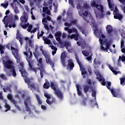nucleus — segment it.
<instances>
[{"mask_svg":"<svg viewBox=\"0 0 125 125\" xmlns=\"http://www.w3.org/2000/svg\"><path fill=\"white\" fill-rule=\"evenodd\" d=\"M25 49L27 52H23V54L25 56H26V59L28 63L29 70H30V71H32V72H34L35 74H37V70L39 69L33 66V64H34V61L32 60L33 57V52L31 51V49H30V48H28V45H26ZM28 53H29V54H28Z\"/></svg>","mask_w":125,"mask_h":125,"instance_id":"f257e3e1","label":"nucleus"},{"mask_svg":"<svg viewBox=\"0 0 125 125\" xmlns=\"http://www.w3.org/2000/svg\"><path fill=\"white\" fill-rule=\"evenodd\" d=\"M50 86L51 89L54 90V94L56 96L59 98V99H60V100H63L64 99V95L63 94V92L60 90V89L58 88L57 87V85L55 83V82H50Z\"/></svg>","mask_w":125,"mask_h":125,"instance_id":"f03ea898","label":"nucleus"},{"mask_svg":"<svg viewBox=\"0 0 125 125\" xmlns=\"http://www.w3.org/2000/svg\"><path fill=\"white\" fill-rule=\"evenodd\" d=\"M91 6L92 7H96L98 11L94 10L95 14L96 16H99L100 18H104V7L101 4H96V2L93 1L91 3ZM99 11L101 13V14H99Z\"/></svg>","mask_w":125,"mask_h":125,"instance_id":"7ed1b4c3","label":"nucleus"},{"mask_svg":"<svg viewBox=\"0 0 125 125\" xmlns=\"http://www.w3.org/2000/svg\"><path fill=\"white\" fill-rule=\"evenodd\" d=\"M11 50H12L13 55L17 60V62L20 63V62L21 61V57L19 55V53H18V49L12 46H11Z\"/></svg>","mask_w":125,"mask_h":125,"instance_id":"20e7f679","label":"nucleus"},{"mask_svg":"<svg viewBox=\"0 0 125 125\" xmlns=\"http://www.w3.org/2000/svg\"><path fill=\"white\" fill-rule=\"evenodd\" d=\"M44 96L47 98L46 102L50 106H52L53 104H56V99L55 98L52 97L47 93H44Z\"/></svg>","mask_w":125,"mask_h":125,"instance_id":"39448f33","label":"nucleus"},{"mask_svg":"<svg viewBox=\"0 0 125 125\" xmlns=\"http://www.w3.org/2000/svg\"><path fill=\"white\" fill-rule=\"evenodd\" d=\"M42 54L45 58L46 63L47 64H49L51 67H52V68L53 69V67H54V62L51 61V59H50V57L47 55L45 51H42Z\"/></svg>","mask_w":125,"mask_h":125,"instance_id":"423d86ee","label":"nucleus"},{"mask_svg":"<svg viewBox=\"0 0 125 125\" xmlns=\"http://www.w3.org/2000/svg\"><path fill=\"white\" fill-rule=\"evenodd\" d=\"M3 63L4 67L6 68V69H11L12 68H13V67H15V66L13 65V62H12L11 60H7L5 61V60H3Z\"/></svg>","mask_w":125,"mask_h":125,"instance_id":"0eeeda50","label":"nucleus"},{"mask_svg":"<svg viewBox=\"0 0 125 125\" xmlns=\"http://www.w3.org/2000/svg\"><path fill=\"white\" fill-rule=\"evenodd\" d=\"M6 75L9 77H11V76H12L14 78H16L17 73H16V71L15 70V66L10 68L9 71L6 72Z\"/></svg>","mask_w":125,"mask_h":125,"instance_id":"6e6552de","label":"nucleus"},{"mask_svg":"<svg viewBox=\"0 0 125 125\" xmlns=\"http://www.w3.org/2000/svg\"><path fill=\"white\" fill-rule=\"evenodd\" d=\"M20 19V24H26V23H28V16L25 11L23 12V15L21 17Z\"/></svg>","mask_w":125,"mask_h":125,"instance_id":"1a4fd4ad","label":"nucleus"},{"mask_svg":"<svg viewBox=\"0 0 125 125\" xmlns=\"http://www.w3.org/2000/svg\"><path fill=\"white\" fill-rule=\"evenodd\" d=\"M21 76L24 79V83H27L28 86H30V84L32 83V82L31 81V79L28 77V73L27 72L23 73V74H21Z\"/></svg>","mask_w":125,"mask_h":125,"instance_id":"9d476101","label":"nucleus"},{"mask_svg":"<svg viewBox=\"0 0 125 125\" xmlns=\"http://www.w3.org/2000/svg\"><path fill=\"white\" fill-rule=\"evenodd\" d=\"M111 84L112 83H111L110 82H108L107 83L106 87L107 88H108V89H109V90H110L112 94L113 95V97H118V96H119V95L117 94V93L114 90V89H111V87L110 86H111Z\"/></svg>","mask_w":125,"mask_h":125,"instance_id":"9b49d317","label":"nucleus"},{"mask_svg":"<svg viewBox=\"0 0 125 125\" xmlns=\"http://www.w3.org/2000/svg\"><path fill=\"white\" fill-rule=\"evenodd\" d=\"M97 79L99 80V82H100L102 85H106V82L105 81V79L103 78L101 76V74L98 73L96 74Z\"/></svg>","mask_w":125,"mask_h":125,"instance_id":"f8f14e48","label":"nucleus"},{"mask_svg":"<svg viewBox=\"0 0 125 125\" xmlns=\"http://www.w3.org/2000/svg\"><path fill=\"white\" fill-rule=\"evenodd\" d=\"M113 15L114 19H118L119 21H121L123 18H124V16L117 12H113Z\"/></svg>","mask_w":125,"mask_h":125,"instance_id":"ddd939ff","label":"nucleus"},{"mask_svg":"<svg viewBox=\"0 0 125 125\" xmlns=\"http://www.w3.org/2000/svg\"><path fill=\"white\" fill-rule=\"evenodd\" d=\"M80 71H81V74L83 76V79H85V75H87V71L85 70V68L83 66V64L81 65H80Z\"/></svg>","mask_w":125,"mask_h":125,"instance_id":"4468645a","label":"nucleus"},{"mask_svg":"<svg viewBox=\"0 0 125 125\" xmlns=\"http://www.w3.org/2000/svg\"><path fill=\"white\" fill-rule=\"evenodd\" d=\"M66 53H62L61 56V61L62 63V65L64 67H66V62H65V59L66 58Z\"/></svg>","mask_w":125,"mask_h":125,"instance_id":"2eb2a0df","label":"nucleus"},{"mask_svg":"<svg viewBox=\"0 0 125 125\" xmlns=\"http://www.w3.org/2000/svg\"><path fill=\"white\" fill-rule=\"evenodd\" d=\"M106 31L107 33V34H108V35H109V36H112V33H113L114 29H113V26H112V25H107L106 27Z\"/></svg>","mask_w":125,"mask_h":125,"instance_id":"dca6fc26","label":"nucleus"},{"mask_svg":"<svg viewBox=\"0 0 125 125\" xmlns=\"http://www.w3.org/2000/svg\"><path fill=\"white\" fill-rule=\"evenodd\" d=\"M94 34L96 35V36L101 37L102 39H105V38H106V36H105L104 34H102V32L99 31V30H98V28H95L94 29Z\"/></svg>","mask_w":125,"mask_h":125,"instance_id":"f3484780","label":"nucleus"},{"mask_svg":"<svg viewBox=\"0 0 125 125\" xmlns=\"http://www.w3.org/2000/svg\"><path fill=\"white\" fill-rule=\"evenodd\" d=\"M106 47L105 48L103 45H101V49L103 51H105V52H108V49H110V46H111V42H108L106 43Z\"/></svg>","mask_w":125,"mask_h":125,"instance_id":"a211bd4d","label":"nucleus"},{"mask_svg":"<svg viewBox=\"0 0 125 125\" xmlns=\"http://www.w3.org/2000/svg\"><path fill=\"white\" fill-rule=\"evenodd\" d=\"M61 37H62V32L61 31H57L55 34V37L57 42L61 41Z\"/></svg>","mask_w":125,"mask_h":125,"instance_id":"6ab92c4d","label":"nucleus"},{"mask_svg":"<svg viewBox=\"0 0 125 125\" xmlns=\"http://www.w3.org/2000/svg\"><path fill=\"white\" fill-rule=\"evenodd\" d=\"M27 27L28 28L27 29V31L29 33H31V34H33V33H36V32H37V30H38V28L35 27L33 30H32V29H33V25L32 24H29Z\"/></svg>","mask_w":125,"mask_h":125,"instance_id":"aec40b11","label":"nucleus"},{"mask_svg":"<svg viewBox=\"0 0 125 125\" xmlns=\"http://www.w3.org/2000/svg\"><path fill=\"white\" fill-rule=\"evenodd\" d=\"M20 67L19 69V72L21 73V75H23V74H25L27 73L26 70L24 69V63L23 62H20Z\"/></svg>","mask_w":125,"mask_h":125,"instance_id":"412c9836","label":"nucleus"},{"mask_svg":"<svg viewBox=\"0 0 125 125\" xmlns=\"http://www.w3.org/2000/svg\"><path fill=\"white\" fill-rule=\"evenodd\" d=\"M37 60L38 61V63L37 64V65L38 66V68H42L43 71L44 65H43V63H42V59L40 58L39 59H38V60L37 59Z\"/></svg>","mask_w":125,"mask_h":125,"instance_id":"4be33fe9","label":"nucleus"},{"mask_svg":"<svg viewBox=\"0 0 125 125\" xmlns=\"http://www.w3.org/2000/svg\"><path fill=\"white\" fill-rule=\"evenodd\" d=\"M38 49H39V46H36L35 48V52H33V55L35 57L36 59L39 60V56H40V54L39 53V51H38Z\"/></svg>","mask_w":125,"mask_h":125,"instance_id":"5701e85b","label":"nucleus"},{"mask_svg":"<svg viewBox=\"0 0 125 125\" xmlns=\"http://www.w3.org/2000/svg\"><path fill=\"white\" fill-rule=\"evenodd\" d=\"M29 100V99H26V101H24V105L25 106V110L26 111V112H29V114H31V108L29 107L28 104V103H27V102H28V101Z\"/></svg>","mask_w":125,"mask_h":125,"instance_id":"b1692460","label":"nucleus"},{"mask_svg":"<svg viewBox=\"0 0 125 125\" xmlns=\"http://www.w3.org/2000/svg\"><path fill=\"white\" fill-rule=\"evenodd\" d=\"M68 63L67 65V68H69L70 70H73V68H74L75 66L73 61H72V60H68Z\"/></svg>","mask_w":125,"mask_h":125,"instance_id":"393cba45","label":"nucleus"},{"mask_svg":"<svg viewBox=\"0 0 125 125\" xmlns=\"http://www.w3.org/2000/svg\"><path fill=\"white\" fill-rule=\"evenodd\" d=\"M100 64H101V62L100 61H95V59H94L93 61V66L95 69H97L99 67V65H100Z\"/></svg>","mask_w":125,"mask_h":125,"instance_id":"a878e982","label":"nucleus"},{"mask_svg":"<svg viewBox=\"0 0 125 125\" xmlns=\"http://www.w3.org/2000/svg\"><path fill=\"white\" fill-rule=\"evenodd\" d=\"M76 88L77 90V94L79 96H83V93L82 92V91L80 88H81V86L79 84L76 85Z\"/></svg>","mask_w":125,"mask_h":125,"instance_id":"bb28decb","label":"nucleus"},{"mask_svg":"<svg viewBox=\"0 0 125 125\" xmlns=\"http://www.w3.org/2000/svg\"><path fill=\"white\" fill-rule=\"evenodd\" d=\"M24 40L25 41H26V42L27 44L28 42V45L30 47H33V43L32 40H30L28 37H25L24 38Z\"/></svg>","mask_w":125,"mask_h":125,"instance_id":"cd10ccee","label":"nucleus"},{"mask_svg":"<svg viewBox=\"0 0 125 125\" xmlns=\"http://www.w3.org/2000/svg\"><path fill=\"white\" fill-rule=\"evenodd\" d=\"M91 87L90 86L88 85H83V90L84 91V93L86 94L88 92V90H89V88H91Z\"/></svg>","mask_w":125,"mask_h":125,"instance_id":"c85d7f7f","label":"nucleus"},{"mask_svg":"<svg viewBox=\"0 0 125 125\" xmlns=\"http://www.w3.org/2000/svg\"><path fill=\"white\" fill-rule=\"evenodd\" d=\"M49 87H50V83L48 80H46L45 83L43 84V88H45V89H48Z\"/></svg>","mask_w":125,"mask_h":125,"instance_id":"c756f323","label":"nucleus"},{"mask_svg":"<svg viewBox=\"0 0 125 125\" xmlns=\"http://www.w3.org/2000/svg\"><path fill=\"white\" fill-rule=\"evenodd\" d=\"M70 24L72 26V25H74L75 26H76L78 29V27L80 26L78 24V20H73L70 21Z\"/></svg>","mask_w":125,"mask_h":125,"instance_id":"7c9ffc66","label":"nucleus"},{"mask_svg":"<svg viewBox=\"0 0 125 125\" xmlns=\"http://www.w3.org/2000/svg\"><path fill=\"white\" fill-rule=\"evenodd\" d=\"M7 98L9 100H10L11 102L13 104H15V102L16 101L14 99H12V95L11 94H8L7 95Z\"/></svg>","mask_w":125,"mask_h":125,"instance_id":"2f4dec72","label":"nucleus"},{"mask_svg":"<svg viewBox=\"0 0 125 125\" xmlns=\"http://www.w3.org/2000/svg\"><path fill=\"white\" fill-rule=\"evenodd\" d=\"M78 30H80V32H82V33L83 35H85V36H86V34H85V29L82 26H78Z\"/></svg>","mask_w":125,"mask_h":125,"instance_id":"473e14b6","label":"nucleus"},{"mask_svg":"<svg viewBox=\"0 0 125 125\" xmlns=\"http://www.w3.org/2000/svg\"><path fill=\"white\" fill-rule=\"evenodd\" d=\"M12 7L13 8V9L14 10V12L16 14H18V13H20V11L18 9V7L16 6H14V5H13V4H11Z\"/></svg>","mask_w":125,"mask_h":125,"instance_id":"72a5a7b5","label":"nucleus"},{"mask_svg":"<svg viewBox=\"0 0 125 125\" xmlns=\"http://www.w3.org/2000/svg\"><path fill=\"white\" fill-rule=\"evenodd\" d=\"M71 39H74L75 41H79V33H76V34H73L70 36Z\"/></svg>","mask_w":125,"mask_h":125,"instance_id":"f704fd0d","label":"nucleus"},{"mask_svg":"<svg viewBox=\"0 0 125 125\" xmlns=\"http://www.w3.org/2000/svg\"><path fill=\"white\" fill-rule=\"evenodd\" d=\"M84 20H85V21H86V22H87V23H90V25H93V24H94V20L93 19H89L88 20H86V19H85V18H83Z\"/></svg>","mask_w":125,"mask_h":125,"instance_id":"c9c22d12","label":"nucleus"},{"mask_svg":"<svg viewBox=\"0 0 125 125\" xmlns=\"http://www.w3.org/2000/svg\"><path fill=\"white\" fill-rule=\"evenodd\" d=\"M21 26L22 28V29H27V27L30 25V23H20Z\"/></svg>","mask_w":125,"mask_h":125,"instance_id":"e433bc0d","label":"nucleus"},{"mask_svg":"<svg viewBox=\"0 0 125 125\" xmlns=\"http://www.w3.org/2000/svg\"><path fill=\"white\" fill-rule=\"evenodd\" d=\"M4 107L6 109L5 110V112H7L8 111H10V106L9 104H7V103H5Z\"/></svg>","mask_w":125,"mask_h":125,"instance_id":"4c0bfd02","label":"nucleus"},{"mask_svg":"<svg viewBox=\"0 0 125 125\" xmlns=\"http://www.w3.org/2000/svg\"><path fill=\"white\" fill-rule=\"evenodd\" d=\"M92 90V97H95V99L96 100V91L94 89L91 88Z\"/></svg>","mask_w":125,"mask_h":125,"instance_id":"58836bf2","label":"nucleus"},{"mask_svg":"<svg viewBox=\"0 0 125 125\" xmlns=\"http://www.w3.org/2000/svg\"><path fill=\"white\" fill-rule=\"evenodd\" d=\"M35 96H36V99L39 103V104L40 105H42V100H41V98H40V96H39V95L38 94H36L35 95Z\"/></svg>","mask_w":125,"mask_h":125,"instance_id":"ea45409f","label":"nucleus"},{"mask_svg":"<svg viewBox=\"0 0 125 125\" xmlns=\"http://www.w3.org/2000/svg\"><path fill=\"white\" fill-rule=\"evenodd\" d=\"M9 21H10V22H11L10 23V24H11L12 27H13V28H15V27H16V24H15V22H14V21L12 20V19L10 18H9Z\"/></svg>","mask_w":125,"mask_h":125,"instance_id":"a19ab883","label":"nucleus"},{"mask_svg":"<svg viewBox=\"0 0 125 125\" xmlns=\"http://www.w3.org/2000/svg\"><path fill=\"white\" fill-rule=\"evenodd\" d=\"M38 69L40 71L41 78H43V74H42V73H44V69L42 70V69L41 68H38Z\"/></svg>","mask_w":125,"mask_h":125,"instance_id":"79ce46f5","label":"nucleus"},{"mask_svg":"<svg viewBox=\"0 0 125 125\" xmlns=\"http://www.w3.org/2000/svg\"><path fill=\"white\" fill-rule=\"evenodd\" d=\"M75 59L79 66H81L82 65H83V64H82V62H80V60L79 59V57H78L77 54H75Z\"/></svg>","mask_w":125,"mask_h":125,"instance_id":"37998d69","label":"nucleus"},{"mask_svg":"<svg viewBox=\"0 0 125 125\" xmlns=\"http://www.w3.org/2000/svg\"><path fill=\"white\" fill-rule=\"evenodd\" d=\"M29 87H30L31 89H36V84L35 83H31L30 84V86H28Z\"/></svg>","mask_w":125,"mask_h":125,"instance_id":"c03bdc74","label":"nucleus"},{"mask_svg":"<svg viewBox=\"0 0 125 125\" xmlns=\"http://www.w3.org/2000/svg\"><path fill=\"white\" fill-rule=\"evenodd\" d=\"M4 47L2 45L0 44V51L1 54H3L4 53Z\"/></svg>","mask_w":125,"mask_h":125,"instance_id":"a18cd8bd","label":"nucleus"},{"mask_svg":"<svg viewBox=\"0 0 125 125\" xmlns=\"http://www.w3.org/2000/svg\"><path fill=\"white\" fill-rule=\"evenodd\" d=\"M44 42V43L46 44H50V42H51V41H50V40L47 39V38H46L45 39H43Z\"/></svg>","mask_w":125,"mask_h":125,"instance_id":"49530a36","label":"nucleus"},{"mask_svg":"<svg viewBox=\"0 0 125 125\" xmlns=\"http://www.w3.org/2000/svg\"><path fill=\"white\" fill-rule=\"evenodd\" d=\"M82 53L84 56H85V57H87V56L89 55V53L85 50L82 51Z\"/></svg>","mask_w":125,"mask_h":125,"instance_id":"de8ad7c7","label":"nucleus"},{"mask_svg":"<svg viewBox=\"0 0 125 125\" xmlns=\"http://www.w3.org/2000/svg\"><path fill=\"white\" fill-rule=\"evenodd\" d=\"M120 80L121 81V82H120L121 84L122 85H123V86L125 85V78H120Z\"/></svg>","mask_w":125,"mask_h":125,"instance_id":"09e8293b","label":"nucleus"},{"mask_svg":"<svg viewBox=\"0 0 125 125\" xmlns=\"http://www.w3.org/2000/svg\"><path fill=\"white\" fill-rule=\"evenodd\" d=\"M68 2L73 8H75V4H74V0H68Z\"/></svg>","mask_w":125,"mask_h":125,"instance_id":"8fccbe9b","label":"nucleus"},{"mask_svg":"<svg viewBox=\"0 0 125 125\" xmlns=\"http://www.w3.org/2000/svg\"><path fill=\"white\" fill-rule=\"evenodd\" d=\"M1 6H3L5 9L7 8L8 6V2H7L5 3H1Z\"/></svg>","mask_w":125,"mask_h":125,"instance_id":"3c124183","label":"nucleus"},{"mask_svg":"<svg viewBox=\"0 0 125 125\" xmlns=\"http://www.w3.org/2000/svg\"><path fill=\"white\" fill-rule=\"evenodd\" d=\"M0 77L1 78V79H2V80H4L5 81H6V80H7V78L3 74H1L0 75Z\"/></svg>","mask_w":125,"mask_h":125,"instance_id":"603ef678","label":"nucleus"},{"mask_svg":"<svg viewBox=\"0 0 125 125\" xmlns=\"http://www.w3.org/2000/svg\"><path fill=\"white\" fill-rule=\"evenodd\" d=\"M107 3L109 8H113V4L111 3V0H107Z\"/></svg>","mask_w":125,"mask_h":125,"instance_id":"864d4df0","label":"nucleus"},{"mask_svg":"<svg viewBox=\"0 0 125 125\" xmlns=\"http://www.w3.org/2000/svg\"><path fill=\"white\" fill-rule=\"evenodd\" d=\"M10 23H11L9 21V18H7L6 20V23L5 25V28H7L8 27V24H10Z\"/></svg>","mask_w":125,"mask_h":125,"instance_id":"5fc2aeb1","label":"nucleus"},{"mask_svg":"<svg viewBox=\"0 0 125 125\" xmlns=\"http://www.w3.org/2000/svg\"><path fill=\"white\" fill-rule=\"evenodd\" d=\"M15 105V106L18 109L19 111H21V107L19 105H17V102L15 101V104H13Z\"/></svg>","mask_w":125,"mask_h":125,"instance_id":"6e6d98bb","label":"nucleus"},{"mask_svg":"<svg viewBox=\"0 0 125 125\" xmlns=\"http://www.w3.org/2000/svg\"><path fill=\"white\" fill-rule=\"evenodd\" d=\"M120 61L122 60V62H125V57L123 56L122 58L121 56H119V59L118 60V62H120Z\"/></svg>","mask_w":125,"mask_h":125,"instance_id":"4d7b16f0","label":"nucleus"},{"mask_svg":"<svg viewBox=\"0 0 125 125\" xmlns=\"http://www.w3.org/2000/svg\"><path fill=\"white\" fill-rule=\"evenodd\" d=\"M87 72L89 73V75H92V70L91 68H88L87 69Z\"/></svg>","mask_w":125,"mask_h":125,"instance_id":"13d9d810","label":"nucleus"},{"mask_svg":"<svg viewBox=\"0 0 125 125\" xmlns=\"http://www.w3.org/2000/svg\"><path fill=\"white\" fill-rule=\"evenodd\" d=\"M72 33H75L76 34H78V29L76 28H72Z\"/></svg>","mask_w":125,"mask_h":125,"instance_id":"bf43d9fd","label":"nucleus"},{"mask_svg":"<svg viewBox=\"0 0 125 125\" xmlns=\"http://www.w3.org/2000/svg\"><path fill=\"white\" fill-rule=\"evenodd\" d=\"M48 10V7H43V9H42L43 12L45 13Z\"/></svg>","mask_w":125,"mask_h":125,"instance_id":"052dcab7","label":"nucleus"},{"mask_svg":"<svg viewBox=\"0 0 125 125\" xmlns=\"http://www.w3.org/2000/svg\"><path fill=\"white\" fill-rule=\"evenodd\" d=\"M43 25L44 26L45 29H46V30H47V31H48V30H49V27H48V24H47V23H43Z\"/></svg>","mask_w":125,"mask_h":125,"instance_id":"680f3d73","label":"nucleus"},{"mask_svg":"<svg viewBox=\"0 0 125 125\" xmlns=\"http://www.w3.org/2000/svg\"><path fill=\"white\" fill-rule=\"evenodd\" d=\"M22 38V36H20L19 33L17 34L16 39L17 40H20V39Z\"/></svg>","mask_w":125,"mask_h":125,"instance_id":"e2e57ef3","label":"nucleus"},{"mask_svg":"<svg viewBox=\"0 0 125 125\" xmlns=\"http://www.w3.org/2000/svg\"><path fill=\"white\" fill-rule=\"evenodd\" d=\"M50 47H51V49H52L54 51L57 50V48L56 47L54 46V45H51L50 46Z\"/></svg>","mask_w":125,"mask_h":125,"instance_id":"0e129e2a","label":"nucleus"},{"mask_svg":"<svg viewBox=\"0 0 125 125\" xmlns=\"http://www.w3.org/2000/svg\"><path fill=\"white\" fill-rule=\"evenodd\" d=\"M99 41H100V43L101 44V45H103V46L104 44H105L103 43V42H104V40L103 39H102L101 38H100L99 39Z\"/></svg>","mask_w":125,"mask_h":125,"instance_id":"69168bd1","label":"nucleus"},{"mask_svg":"<svg viewBox=\"0 0 125 125\" xmlns=\"http://www.w3.org/2000/svg\"><path fill=\"white\" fill-rule=\"evenodd\" d=\"M43 34H41L40 33L38 32L37 34V37L38 40H40V38H41V37H42Z\"/></svg>","mask_w":125,"mask_h":125,"instance_id":"338daca9","label":"nucleus"},{"mask_svg":"<svg viewBox=\"0 0 125 125\" xmlns=\"http://www.w3.org/2000/svg\"><path fill=\"white\" fill-rule=\"evenodd\" d=\"M122 4H123V5H125V0H118Z\"/></svg>","mask_w":125,"mask_h":125,"instance_id":"774afa93","label":"nucleus"}]
</instances>
